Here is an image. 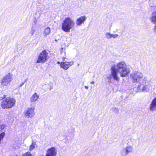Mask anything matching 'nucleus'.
I'll return each mask as SVG.
<instances>
[{"label":"nucleus","instance_id":"1","mask_svg":"<svg viewBox=\"0 0 156 156\" xmlns=\"http://www.w3.org/2000/svg\"><path fill=\"white\" fill-rule=\"evenodd\" d=\"M117 69L115 66H113L111 68V76L113 79L119 81V79L118 76V73L119 71L120 73L121 77H125L129 73V71L126 68V65L123 62H121L117 65Z\"/></svg>","mask_w":156,"mask_h":156},{"label":"nucleus","instance_id":"2","mask_svg":"<svg viewBox=\"0 0 156 156\" xmlns=\"http://www.w3.org/2000/svg\"><path fill=\"white\" fill-rule=\"evenodd\" d=\"M75 23L70 17L66 18L62 24V29L64 32H69L75 26Z\"/></svg>","mask_w":156,"mask_h":156},{"label":"nucleus","instance_id":"3","mask_svg":"<svg viewBox=\"0 0 156 156\" xmlns=\"http://www.w3.org/2000/svg\"><path fill=\"white\" fill-rule=\"evenodd\" d=\"M16 101L13 98L8 97L3 99L1 103L2 107L4 109L10 108L14 105Z\"/></svg>","mask_w":156,"mask_h":156},{"label":"nucleus","instance_id":"4","mask_svg":"<svg viewBox=\"0 0 156 156\" xmlns=\"http://www.w3.org/2000/svg\"><path fill=\"white\" fill-rule=\"evenodd\" d=\"M13 80L12 75L9 73L4 76L0 80L1 85L3 87L7 86Z\"/></svg>","mask_w":156,"mask_h":156},{"label":"nucleus","instance_id":"5","mask_svg":"<svg viewBox=\"0 0 156 156\" xmlns=\"http://www.w3.org/2000/svg\"><path fill=\"white\" fill-rule=\"evenodd\" d=\"M58 64H60V66L61 68L65 70H67L70 66L73 65L74 64L73 62H57Z\"/></svg>","mask_w":156,"mask_h":156},{"label":"nucleus","instance_id":"6","mask_svg":"<svg viewBox=\"0 0 156 156\" xmlns=\"http://www.w3.org/2000/svg\"><path fill=\"white\" fill-rule=\"evenodd\" d=\"M48 58V53L46 52V50H43L40 54V63L45 62Z\"/></svg>","mask_w":156,"mask_h":156},{"label":"nucleus","instance_id":"7","mask_svg":"<svg viewBox=\"0 0 156 156\" xmlns=\"http://www.w3.org/2000/svg\"><path fill=\"white\" fill-rule=\"evenodd\" d=\"M130 76L133 82L139 81L143 78L142 74L139 72L133 73L131 74Z\"/></svg>","mask_w":156,"mask_h":156},{"label":"nucleus","instance_id":"8","mask_svg":"<svg viewBox=\"0 0 156 156\" xmlns=\"http://www.w3.org/2000/svg\"><path fill=\"white\" fill-rule=\"evenodd\" d=\"M57 151L54 147H51L48 149L46 152V156H56Z\"/></svg>","mask_w":156,"mask_h":156},{"label":"nucleus","instance_id":"9","mask_svg":"<svg viewBox=\"0 0 156 156\" xmlns=\"http://www.w3.org/2000/svg\"><path fill=\"white\" fill-rule=\"evenodd\" d=\"M34 108L31 107L27 108L25 111L24 113L26 117L28 118L31 117L34 115Z\"/></svg>","mask_w":156,"mask_h":156},{"label":"nucleus","instance_id":"10","mask_svg":"<svg viewBox=\"0 0 156 156\" xmlns=\"http://www.w3.org/2000/svg\"><path fill=\"white\" fill-rule=\"evenodd\" d=\"M87 18L85 16H81L77 18L76 20V25L77 26L81 25L86 20Z\"/></svg>","mask_w":156,"mask_h":156},{"label":"nucleus","instance_id":"11","mask_svg":"<svg viewBox=\"0 0 156 156\" xmlns=\"http://www.w3.org/2000/svg\"><path fill=\"white\" fill-rule=\"evenodd\" d=\"M150 109L152 111L156 109V97L151 102L150 106Z\"/></svg>","mask_w":156,"mask_h":156},{"label":"nucleus","instance_id":"12","mask_svg":"<svg viewBox=\"0 0 156 156\" xmlns=\"http://www.w3.org/2000/svg\"><path fill=\"white\" fill-rule=\"evenodd\" d=\"M38 98L39 96L38 94L35 93L31 97L30 101L31 103L34 102L38 99Z\"/></svg>","mask_w":156,"mask_h":156},{"label":"nucleus","instance_id":"13","mask_svg":"<svg viewBox=\"0 0 156 156\" xmlns=\"http://www.w3.org/2000/svg\"><path fill=\"white\" fill-rule=\"evenodd\" d=\"M150 20L152 23L154 24L156 23V11L152 13Z\"/></svg>","mask_w":156,"mask_h":156},{"label":"nucleus","instance_id":"14","mask_svg":"<svg viewBox=\"0 0 156 156\" xmlns=\"http://www.w3.org/2000/svg\"><path fill=\"white\" fill-rule=\"evenodd\" d=\"M6 126V125L4 124L0 125V136H4L5 133L4 132H2V130Z\"/></svg>","mask_w":156,"mask_h":156},{"label":"nucleus","instance_id":"15","mask_svg":"<svg viewBox=\"0 0 156 156\" xmlns=\"http://www.w3.org/2000/svg\"><path fill=\"white\" fill-rule=\"evenodd\" d=\"M125 148L128 154L129 153L131 152L133 150V147L132 146H128L125 147Z\"/></svg>","mask_w":156,"mask_h":156},{"label":"nucleus","instance_id":"16","mask_svg":"<svg viewBox=\"0 0 156 156\" xmlns=\"http://www.w3.org/2000/svg\"><path fill=\"white\" fill-rule=\"evenodd\" d=\"M50 33V29L48 27H47L45 29L44 33L45 35H47L49 34Z\"/></svg>","mask_w":156,"mask_h":156},{"label":"nucleus","instance_id":"17","mask_svg":"<svg viewBox=\"0 0 156 156\" xmlns=\"http://www.w3.org/2000/svg\"><path fill=\"white\" fill-rule=\"evenodd\" d=\"M121 154L122 156H126L128 154L126 149L125 148H123L121 152Z\"/></svg>","mask_w":156,"mask_h":156},{"label":"nucleus","instance_id":"18","mask_svg":"<svg viewBox=\"0 0 156 156\" xmlns=\"http://www.w3.org/2000/svg\"><path fill=\"white\" fill-rule=\"evenodd\" d=\"M35 143L33 142L32 144L30 146V150H31L33 149L35 147Z\"/></svg>","mask_w":156,"mask_h":156},{"label":"nucleus","instance_id":"19","mask_svg":"<svg viewBox=\"0 0 156 156\" xmlns=\"http://www.w3.org/2000/svg\"><path fill=\"white\" fill-rule=\"evenodd\" d=\"M112 34H110L109 33H107L106 34V37L108 38L112 37Z\"/></svg>","mask_w":156,"mask_h":156},{"label":"nucleus","instance_id":"20","mask_svg":"<svg viewBox=\"0 0 156 156\" xmlns=\"http://www.w3.org/2000/svg\"><path fill=\"white\" fill-rule=\"evenodd\" d=\"M23 156H32L30 153L29 152H27L26 153L24 154Z\"/></svg>","mask_w":156,"mask_h":156},{"label":"nucleus","instance_id":"21","mask_svg":"<svg viewBox=\"0 0 156 156\" xmlns=\"http://www.w3.org/2000/svg\"><path fill=\"white\" fill-rule=\"evenodd\" d=\"M34 30L33 29V28H32L31 29V30L30 32V33L31 34V35H33L34 34Z\"/></svg>","mask_w":156,"mask_h":156},{"label":"nucleus","instance_id":"22","mask_svg":"<svg viewBox=\"0 0 156 156\" xmlns=\"http://www.w3.org/2000/svg\"><path fill=\"white\" fill-rule=\"evenodd\" d=\"M112 37H113L114 38H115L118 36V35L117 34H112Z\"/></svg>","mask_w":156,"mask_h":156},{"label":"nucleus","instance_id":"23","mask_svg":"<svg viewBox=\"0 0 156 156\" xmlns=\"http://www.w3.org/2000/svg\"><path fill=\"white\" fill-rule=\"evenodd\" d=\"M66 59V58L64 57H62V60L63 61V62H64L65 60Z\"/></svg>","mask_w":156,"mask_h":156},{"label":"nucleus","instance_id":"24","mask_svg":"<svg viewBox=\"0 0 156 156\" xmlns=\"http://www.w3.org/2000/svg\"><path fill=\"white\" fill-rule=\"evenodd\" d=\"M37 63H39V56H38V59L37 61Z\"/></svg>","mask_w":156,"mask_h":156},{"label":"nucleus","instance_id":"25","mask_svg":"<svg viewBox=\"0 0 156 156\" xmlns=\"http://www.w3.org/2000/svg\"><path fill=\"white\" fill-rule=\"evenodd\" d=\"M24 83H22L20 86V87H21L22 86H23L24 84Z\"/></svg>","mask_w":156,"mask_h":156},{"label":"nucleus","instance_id":"26","mask_svg":"<svg viewBox=\"0 0 156 156\" xmlns=\"http://www.w3.org/2000/svg\"><path fill=\"white\" fill-rule=\"evenodd\" d=\"M37 21H34V23L36 25L37 24Z\"/></svg>","mask_w":156,"mask_h":156},{"label":"nucleus","instance_id":"27","mask_svg":"<svg viewBox=\"0 0 156 156\" xmlns=\"http://www.w3.org/2000/svg\"><path fill=\"white\" fill-rule=\"evenodd\" d=\"M154 30H156V25L154 26Z\"/></svg>","mask_w":156,"mask_h":156},{"label":"nucleus","instance_id":"28","mask_svg":"<svg viewBox=\"0 0 156 156\" xmlns=\"http://www.w3.org/2000/svg\"><path fill=\"white\" fill-rule=\"evenodd\" d=\"M94 83V81H92L91 82V84H93Z\"/></svg>","mask_w":156,"mask_h":156},{"label":"nucleus","instance_id":"29","mask_svg":"<svg viewBox=\"0 0 156 156\" xmlns=\"http://www.w3.org/2000/svg\"><path fill=\"white\" fill-rule=\"evenodd\" d=\"M85 87L86 89H87V88H88V87H87L85 86Z\"/></svg>","mask_w":156,"mask_h":156}]
</instances>
